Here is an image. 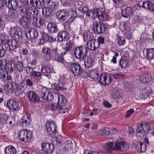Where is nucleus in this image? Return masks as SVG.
<instances>
[{
	"label": "nucleus",
	"mask_w": 154,
	"mask_h": 154,
	"mask_svg": "<svg viewBox=\"0 0 154 154\" xmlns=\"http://www.w3.org/2000/svg\"><path fill=\"white\" fill-rule=\"evenodd\" d=\"M114 144L113 149L116 150L125 151L129 148L128 145L127 143L122 141H116Z\"/></svg>",
	"instance_id": "obj_14"
},
{
	"label": "nucleus",
	"mask_w": 154,
	"mask_h": 154,
	"mask_svg": "<svg viewBox=\"0 0 154 154\" xmlns=\"http://www.w3.org/2000/svg\"><path fill=\"white\" fill-rule=\"evenodd\" d=\"M122 16L125 18H128L131 16L133 14V9L130 7H128L122 11Z\"/></svg>",
	"instance_id": "obj_24"
},
{
	"label": "nucleus",
	"mask_w": 154,
	"mask_h": 154,
	"mask_svg": "<svg viewBox=\"0 0 154 154\" xmlns=\"http://www.w3.org/2000/svg\"><path fill=\"white\" fill-rule=\"evenodd\" d=\"M15 67L19 71L22 72L23 71L24 68L23 64L22 62L18 61L15 62Z\"/></svg>",
	"instance_id": "obj_44"
},
{
	"label": "nucleus",
	"mask_w": 154,
	"mask_h": 154,
	"mask_svg": "<svg viewBox=\"0 0 154 154\" xmlns=\"http://www.w3.org/2000/svg\"><path fill=\"white\" fill-rule=\"evenodd\" d=\"M6 107L9 110L14 112L20 109L19 104L14 100H10L7 101Z\"/></svg>",
	"instance_id": "obj_11"
},
{
	"label": "nucleus",
	"mask_w": 154,
	"mask_h": 154,
	"mask_svg": "<svg viewBox=\"0 0 154 154\" xmlns=\"http://www.w3.org/2000/svg\"><path fill=\"white\" fill-rule=\"evenodd\" d=\"M94 59L90 56L87 58L86 61H85V66L88 68H91L94 63Z\"/></svg>",
	"instance_id": "obj_33"
},
{
	"label": "nucleus",
	"mask_w": 154,
	"mask_h": 154,
	"mask_svg": "<svg viewBox=\"0 0 154 154\" xmlns=\"http://www.w3.org/2000/svg\"><path fill=\"white\" fill-rule=\"evenodd\" d=\"M17 29L16 28H13L9 31L10 35L13 39V40H16L17 41L22 36L21 32H18Z\"/></svg>",
	"instance_id": "obj_17"
},
{
	"label": "nucleus",
	"mask_w": 154,
	"mask_h": 154,
	"mask_svg": "<svg viewBox=\"0 0 154 154\" xmlns=\"http://www.w3.org/2000/svg\"><path fill=\"white\" fill-rule=\"evenodd\" d=\"M84 153L85 154H94L97 153L94 149H91L90 150L86 149L84 151Z\"/></svg>",
	"instance_id": "obj_63"
},
{
	"label": "nucleus",
	"mask_w": 154,
	"mask_h": 154,
	"mask_svg": "<svg viewBox=\"0 0 154 154\" xmlns=\"http://www.w3.org/2000/svg\"><path fill=\"white\" fill-rule=\"evenodd\" d=\"M74 45V43L71 40L67 42L66 44V46L64 48L65 51L63 53H62V55H64L66 54L67 52L70 51L71 50L72 47Z\"/></svg>",
	"instance_id": "obj_32"
},
{
	"label": "nucleus",
	"mask_w": 154,
	"mask_h": 154,
	"mask_svg": "<svg viewBox=\"0 0 154 154\" xmlns=\"http://www.w3.org/2000/svg\"><path fill=\"white\" fill-rule=\"evenodd\" d=\"M136 135L139 137H141L145 135L142 124H140L138 126L136 130Z\"/></svg>",
	"instance_id": "obj_35"
},
{
	"label": "nucleus",
	"mask_w": 154,
	"mask_h": 154,
	"mask_svg": "<svg viewBox=\"0 0 154 154\" xmlns=\"http://www.w3.org/2000/svg\"><path fill=\"white\" fill-rule=\"evenodd\" d=\"M72 142L70 140H68L66 143L64 149L65 151H70L72 150Z\"/></svg>",
	"instance_id": "obj_43"
},
{
	"label": "nucleus",
	"mask_w": 154,
	"mask_h": 154,
	"mask_svg": "<svg viewBox=\"0 0 154 154\" xmlns=\"http://www.w3.org/2000/svg\"><path fill=\"white\" fill-rule=\"evenodd\" d=\"M26 88V85L23 82H22L18 87V88L15 91V94L17 95L23 94L24 90Z\"/></svg>",
	"instance_id": "obj_28"
},
{
	"label": "nucleus",
	"mask_w": 154,
	"mask_h": 154,
	"mask_svg": "<svg viewBox=\"0 0 154 154\" xmlns=\"http://www.w3.org/2000/svg\"><path fill=\"white\" fill-rule=\"evenodd\" d=\"M31 135V132L27 130H21L18 133V139L21 141L27 143L30 140Z\"/></svg>",
	"instance_id": "obj_9"
},
{
	"label": "nucleus",
	"mask_w": 154,
	"mask_h": 154,
	"mask_svg": "<svg viewBox=\"0 0 154 154\" xmlns=\"http://www.w3.org/2000/svg\"><path fill=\"white\" fill-rule=\"evenodd\" d=\"M42 52L46 55H49L51 52L50 48L46 46L43 47L42 48Z\"/></svg>",
	"instance_id": "obj_54"
},
{
	"label": "nucleus",
	"mask_w": 154,
	"mask_h": 154,
	"mask_svg": "<svg viewBox=\"0 0 154 154\" xmlns=\"http://www.w3.org/2000/svg\"><path fill=\"white\" fill-rule=\"evenodd\" d=\"M4 66L5 68H4V69H5V71L7 72V73L10 74L12 72L13 70V68L11 64H7L6 61V64L4 65Z\"/></svg>",
	"instance_id": "obj_47"
},
{
	"label": "nucleus",
	"mask_w": 154,
	"mask_h": 154,
	"mask_svg": "<svg viewBox=\"0 0 154 154\" xmlns=\"http://www.w3.org/2000/svg\"><path fill=\"white\" fill-rule=\"evenodd\" d=\"M48 35L45 33H43L42 38L39 39V44L41 45L43 44L48 40Z\"/></svg>",
	"instance_id": "obj_42"
},
{
	"label": "nucleus",
	"mask_w": 154,
	"mask_h": 154,
	"mask_svg": "<svg viewBox=\"0 0 154 154\" xmlns=\"http://www.w3.org/2000/svg\"><path fill=\"white\" fill-rule=\"evenodd\" d=\"M51 46L52 48L51 53L52 56L54 57V60L58 62H64V59L59 54V51L57 49V45L54 46L51 44Z\"/></svg>",
	"instance_id": "obj_12"
},
{
	"label": "nucleus",
	"mask_w": 154,
	"mask_h": 154,
	"mask_svg": "<svg viewBox=\"0 0 154 154\" xmlns=\"http://www.w3.org/2000/svg\"><path fill=\"white\" fill-rule=\"evenodd\" d=\"M146 52L147 57L149 59H154V48L147 49Z\"/></svg>",
	"instance_id": "obj_40"
},
{
	"label": "nucleus",
	"mask_w": 154,
	"mask_h": 154,
	"mask_svg": "<svg viewBox=\"0 0 154 154\" xmlns=\"http://www.w3.org/2000/svg\"><path fill=\"white\" fill-rule=\"evenodd\" d=\"M106 25L102 22L99 23L97 21H95L93 23V29L96 34L103 33L107 28Z\"/></svg>",
	"instance_id": "obj_8"
},
{
	"label": "nucleus",
	"mask_w": 154,
	"mask_h": 154,
	"mask_svg": "<svg viewBox=\"0 0 154 154\" xmlns=\"http://www.w3.org/2000/svg\"><path fill=\"white\" fill-rule=\"evenodd\" d=\"M129 62L126 57H122L120 61V65L122 69L125 68L128 64Z\"/></svg>",
	"instance_id": "obj_38"
},
{
	"label": "nucleus",
	"mask_w": 154,
	"mask_h": 154,
	"mask_svg": "<svg viewBox=\"0 0 154 154\" xmlns=\"http://www.w3.org/2000/svg\"><path fill=\"white\" fill-rule=\"evenodd\" d=\"M44 2V0H37L35 7L39 9L41 8L43 6Z\"/></svg>",
	"instance_id": "obj_53"
},
{
	"label": "nucleus",
	"mask_w": 154,
	"mask_h": 154,
	"mask_svg": "<svg viewBox=\"0 0 154 154\" xmlns=\"http://www.w3.org/2000/svg\"><path fill=\"white\" fill-rule=\"evenodd\" d=\"M8 36L5 34H0V44L6 42L5 47L8 51H13L19 53L20 51V45L16 40L8 39Z\"/></svg>",
	"instance_id": "obj_2"
},
{
	"label": "nucleus",
	"mask_w": 154,
	"mask_h": 154,
	"mask_svg": "<svg viewBox=\"0 0 154 154\" xmlns=\"http://www.w3.org/2000/svg\"><path fill=\"white\" fill-rule=\"evenodd\" d=\"M23 118H22L21 120V122L25 123L26 125H28L31 122V118L29 115H26L23 116Z\"/></svg>",
	"instance_id": "obj_45"
},
{
	"label": "nucleus",
	"mask_w": 154,
	"mask_h": 154,
	"mask_svg": "<svg viewBox=\"0 0 154 154\" xmlns=\"http://www.w3.org/2000/svg\"><path fill=\"white\" fill-rule=\"evenodd\" d=\"M8 15L11 19L16 20L18 17L19 14L17 11L14 9H11L8 11Z\"/></svg>",
	"instance_id": "obj_30"
},
{
	"label": "nucleus",
	"mask_w": 154,
	"mask_h": 154,
	"mask_svg": "<svg viewBox=\"0 0 154 154\" xmlns=\"http://www.w3.org/2000/svg\"><path fill=\"white\" fill-rule=\"evenodd\" d=\"M56 14L59 20H65L69 16L68 12L63 10L59 11Z\"/></svg>",
	"instance_id": "obj_21"
},
{
	"label": "nucleus",
	"mask_w": 154,
	"mask_h": 154,
	"mask_svg": "<svg viewBox=\"0 0 154 154\" xmlns=\"http://www.w3.org/2000/svg\"><path fill=\"white\" fill-rule=\"evenodd\" d=\"M75 57L80 60H83L86 57L88 53L86 48L80 46L75 47L73 49Z\"/></svg>",
	"instance_id": "obj_6"
},
{
	"label": "nucleus",
	"mask_w": 154,
	"mask_h": 154,
	"mask_svg": "<svg viewBox=\"0 0 154 154\" xmlns=\"http://www.w3.org/2000/svg\"><path fill=\"white\" fill-rule=\"evenodd\" d=\"M67 104V101L66 97L63 95L60 94L58 95V102L57 105L53 104V108L58 111L60 110V112L63 114L66 112L63 111V106H65Z\"/></svg>",
	"instance_id": "obj_7"
},
{
	"label": "nucleus",
	"mask_w": 154,
	"mask_h": 154,
	"mask_svg": "<svg viewBox=\"0 0 154 154\" xmlns=\"http://www.w3.org/2000/svg\"><path fill=\"white\" fill-rule=\"evenodd\" d=\"M42 73L40 72L37 71H33L30 74V77L34 80H37L42 76Z\"/></svg>",
	"instance_id": "obj_36"
},
{
	"label": "nucleus",
	"mask_w": 154,
	"mask_h": 154,
	"mask_svg": "<svg viewBox=\"0 0 154 154\" xmlns=\"http://www.w3.org/2000/svg\"><path fill=\"white\" fill-rule=\"evenodd\" d=\"M97 13L99 14L98 18L102 21L107 20L109 18V16L106 12H105V9L103 8H99L97 9Z\"/></svg>",
	"instance_id": "obj_16"
},
{
	"label": "nucleus",
	"mask_w": 154,
	"mask_h": 154,
	"mask_svg": "<svg viewBox=\"0 0 154 154\" xmlns=\"http://www.w3.org/2000/svg\"><path fill=\"white\" fill-rule=\"evenodd\" d=\"M5 154H16V150L15 148L9 145L7 146L5 149Z\"/></svg>",
	"instance_id": "obj_34"
},
{
	"label": "nucleus",
	"mask_w": 154,
	"mask_h": 154,
	"mask_svg": "<svg viewBox=\"0 0 154 154\" xmlns=\"http://www.w3.org/2000/svg\"><path fill=\"white\" fill-rule=\"evenodd\" d=\"M69 34L66 31L60 32L57 36L58 41L61 42L63 40H66L69 39Z\"/></svg>",
	"instance_id": "obj_23"
},
{
	"label": "nucleus",
	"mask_w": 154,
	"mask_h": 154,
	"mask_svg": "<svg viewBox=\"0 0 154 154\" xmlns=\"http://www.w3.org/2000/svg\"><path fill=\"white\" fill-rule=\"evenodd\" d=\"M82 12H83V14H85L86 16L90 17L91 14L92 12H90L91 10H89L88 8L85 6H84L82 9Z\"/></svg>",
	"instance_id": "obj_51"
},
{
	"label": "nucleus",
	"mask_w": 154,
	"mask_h": 154,
	"mask_svg": "<svg viewBox=\"0 0 154 154\" xmlns=\"http://www.w3.org/2000/svg\"><path fill=\"white\" fill-rule=\"evenodd\" d=\"M51 140L53 145H56L57 146H61L63 143L62 141L58 139L56 137L51 138Z\"/></svg>",
	"instance_id": "obj_46"
},
{
	"label": "nucleus",
	"mask_w": 154,
	"mask_h": 154,
	"mask_svg": "<svg viewBox=\"0 0 154 154\" xmlns=\"http://www.w3.org/2000/svg\"><path fill=\"white\" fill-rule=\"evenodd\" d=\"M19 13L21 16H26L30 19L35 17L37 15V10L32 8V6L19 7L18 9Z\"/></svg>",
	"instance_id": "obj_3"
},
{
	"label": "nucleus",
	"mask_w": 154,
	"mask_h": 154,
	"mask_svg": "<svg viewBox=\"0 0 154 154\" xmlns=\"http://www.w3.org/2000/svg\"><path fill=\"white\" fill-rule=\"evenodd\" d=\"M123 28L126 32H129L130 30V27L129 23L128 21L124 22Z\"/></svg>",
	"instance_id": "obj_52"
},
{
	"label": "nucleus",
	"mask_w": 154,
	"mask_h": 154,
	"mask_svg": "<svg viewBox=\"0 0 154 154\" xmlns=\"http://www.w3.org/2000/svg\"><path fill=\"white\" fill-rule=\"evenodd\" d=\"M132 145L138 152H144L146 151V147L145 145L143 144L142 142L134 141Z\"/></svg>",
	"instance_id": "obj_15"
},
{
	"label": "nucleus",
	"mask_w": 154,
	"mask_h": 154,
	"mask_svg": "<svg viewBox=\"0 0 154 154\" xmlns=\"http://www.w3.org/2000/svg\"><path fill=\"white\" fill-rule=\"evenodd\" d=\"M32 23L33 26L38 29H39L43 26V20L41 18H38L33 17Z\"/></svg>",
	"instance_id": "obj_25"
},
{
	"label": "nucleus",
	"mask_w": 154,
	"mask_h": 154,
	"mask_svg": "<svg viewBox=\"0 0 154 154\" xmlns=\"http://www.w3.org/2000/svg\"><path fill=\"white\" fill-rule=\"evenodd\" d=\"M27 96L29 100L33 103H37L39 100V98L34 91H30L27 93Z\"/></svg>",
	"instance_id": "obj_22"
},
{
	"label": "nucleus",
	"mask_w": 154,
	"mask_h": 154,
	"mask_svg": "<svg viewBox=\"0 0 154 154\" xmlns=\"http://www.w3.org/2000/svg\"><path fill=\"white\" fill-rule=\"evenodd\" d=\"M48 3L47 7H45L42 9V14L45 17H49L53 15L54 13V10L58 8L57 3L55 2L51 1L50 0H46Z\"/></svg>",
	"instance_id": "obj_4"
},
{
	"label": "nucleus",
	"mask_w": 154,
	"mask_h": 154,
	"mask_svg": "<svg viewBox=\"0 0 154 154\" xmlns=\"http://www.w3.org/2000/svg\"><path fill=\"white\" fill-rule=\"evenodd\" d=\"M84 74L85 76L89 77L95 81L99 82L100 84L104 85H109L112 80L111 74L103 73L99 77V73L95 69L91 70L87 72H85Z\"/></svg>",
	"instance_id": "obj_1"
},
{
	"label": "nucleus",
	"mask_w": 154,
	"mask_h": 154,
	"mask_svg": "<svg viewBox=\"0 0 154 154\" xmlns=\"http://www.w3.org/2000/svg\"><path fill=\"white\" fill-rule=\"evenodd\" d=\"M41 71L43 75H47L50 72L51 70L48 66L43 65L42 66Z\"/></svg>",
	"instance_id": "obj_41"
},
{
	"label": "nucleus",
	"mask_w": 154,
	"mask_h": 154,
	"mask_svg": "<svg viewBox=\"0 0 154 154\" xmlns=\"http://www.w3.org/2000/svg\"><path fill=\"white\" fill-rule=\"evenodd\" d=\"M66 80L64 76H61L59 79L58 84L55 83L52 85L51 87L53 88V92L55 94H58L60 93V91L66 90Z\"/></svg>",
	"instance_id": "obj_5"
},
{
	"label": "nucleus",
	"mask_w": 154,
	"mask_h": 154,
	"mask_svg": "<svg viewBox=\"0 0 154 154\" xmlns=\"http://www.w3.org/2000/svg\"><path fill=\"white\" fill-rule=\"evenodd\" d=\"M46 99H45V100H48L49 101L51 100L54 98L53 94L51 92L49 91V93L48 94V95L46 97Z\"/></svg>",
	"instance_id": "obj_61"
},
{
	"label": "nucleus",
	"mask_w": 154,
	"mask_h": 154,
	"mask_svg": "<svg viewBox=\"0 0 154 154\" xmlns=\"http://www.w3.org/2000/svg\"><path fill=\"white\" fill-rule=\"evenodd\" d=\"M142 7L149 10L152 11H154V5L151 2L145 1L143 2Z\"/></svg>",
	"instance_id": "obj_27"
},
{
	"label": "nucleus",
	"mask_w": 154,
	"mask_h": 154,
	"mask_svg": "<svg viewBox=\"0 0 154 154\" xmlns=\"http://www.w3.org/2000/svg\"><path fill=\"white\" fill-rule=\"evenodd\" d=\"M49 32L52 33H56L58 31L57 25L52 22H49L47 26Z\"/></svg>",
	"instance_id": "obj_26"
},
{
	"label": "nucleus",
	"mask_w": 154,
	"mask_h": 154,
	"mask_svg": "<svg viewBox=\"0 0 154 154\" xmlns=\"http://www.w3.org/2000/svg\"><path fill=\"white\" fill-rule=\"evenodd\" d=\"M144 131V133H146V131H148L150 129L149 125L148 123H142ZM147 132L146 133H147Z\"/></svg>",
	"instance_id": "obj_56"
},
{
	"label": "nucleus",
	"mask_w": 154,
	"mask_h": 154,
	"mask_svg": "<svg viewBox=\"0 0 154 154\" xmlns=\"http://www.w3.org/2000/svg\"><path fill=\"white\" fill-rule=\"evenodd\" d=\"M25 35L29 39L35 38L37 37L38 33L34 28H30L26 31Z\"/></svg>",
	"instance_id": "obj_18"
},
{
	"label": "nucleus",
	"mask_w": 154,
	"mask_h": 154,
	"mask_svg": "<svg viewBox=\"0 0 154 154\" xmlns=\"http://www.w3.org/2000/svg\"><path fill=\"white\" fill-rule=\"evenodd\" d=\"M8 118V116L5 113L0 114V123H3L6 122Z\"/></svg>",
	"instance_id": "obj_49"
},
{
	"label": "nucleus",
	"mask_w": 154,
	"mask_h": 154,
	"mask_svg": "<svg viewBox=\"0 0 154 154\" xmlns=\"http://www.w3.org/2000/svg\"><path fill=\"white\" fill-rule=\"evenodd\" d=\"M25 69L27 74H31L34 69V68L30 67L27 66L25 67Z\"/></svg>",
	"instance_id": "obj_60"
},
{
	"label": "nucleus",
	"mask_w": 154,
	"mask_h": 154,
	"mask_svg": "<svg viewBox=\"0 0 154 154\" xmlns=\"http://www.w3.org/2000/svg\"><path fill=\"white\" fill-rule=\"evenodd\" d=\"M151 93H152V91L149 88H145L142 90L141 97L142 98H146Z\"/></svg>",
	"instance_id": "obj_31"
},
{
	"label": "nucleus",
	"mask_w": 154,
	"mask_h": 154,
	"mask_svg": "<svg viewBox=\"0 0 154 154\" xmlns=\"http://www.w3.org/2000/svg\"><path fill=\"white\" fill-rule=\"evenodd\" d=\"M125 38L123 37H119L117 39V43L120 46L123 45L125 43Z\"/></svg>",
	"instance_id": "obj_50"
},
{
	"label": "nucleus",
	"mask_w": 154,
	"mask_h": 154,
	"mask_svg": "<svg viewBox=\"0 0 154 154\" xmlns=\"http://www.w3.org/2000/svg\"><path fill=\"white\" fill-rule=\"evenodd\" d=\"M99 46V44L95 39L89 40L87 43V48L90 50H95Z\"/></svg>",
	"instance_id": "obj_19"
},
{
	"label": "nucleus",
	"mask_w": 154,
	"mask_h": 154,
	"mask_svg": "<svg viewBox=\"0 0 154 154\" xmlns=\"http://www.w3.org/2000/svg\"><path fill=\"white\" fill-rule=\"evenodd\" d=\"M93 34L89 31H88L85 32L84 34V38L87 40H90L93 39Z\"/></svg>",
	"instance_id": "obj_48"
},
{
	"label": "nucleus",
	"mask_w": 154,
	"mask_h": 154,
	"mask_svg": "<svg viewBox=\"0 0 154 154\" xmlns=\"http://www.w3.org/2000/svg\"><path fill=\"white\" fill-rule=\"evenodd\" d=\"M30 0H20L21 5L20 7H26L30 6Z\"/></svg>",
	"instance_id": "obj_55"
},
{
	"label": "nucleus",
	"mask_w": 154,
	"mask_h": 154,
	"mask_svg": "<svg viewBox=\"0 0 154 154\" xmlns=\"http://www.w3.org/2000/svg\"><path fill=\"white\" fill-rule=\"evenodd\" d=\"M49 91L46 88H43L41 90L40 92V94L43 99H46V97H47L48 95V94L49 93Z\"/></svg>",
	"instance_id": "obj_39"
},
{
	"label": "nucleus",
	"mask_w": 154,
	"mask_h": 154,
	"mask_svg": "<svg viewBox=\"0 0 154 154\" xmlns=\"http://www.w3.org/2000/svg\"><path fill=\"white\" fill-rule=\"evenodd\" d=\"M114 143L112 142H108L106 145V148L107 149L111 151L113 149Z\"/></svg>",
	"instance_id": "obj_58"
},
{
	"label": "nucleus",
	"mask_w": 154,
	"mask_h": 154,
	"mask_svg": "<svg viewBox=\"0 0 154 154\" xmlns=\"http://www.w3.org/2000/svg\"><path fill=\"white\" fill-rule=\"evenodd\" d=\"M28 18L26 16L23 15L19 19L20 24L24 28H27L29 26V22L28 20Z\"/></svg>",
	"instance_id": "obj_29"
},
{
	"label": "nucleus",
	"mask_w": 154,
	"mask_h": 154,
	"mask_svg": "<svg viewBox=\"0 0 154 154\" xmlns=\"http://www.w3.org/2000/svg\"><path fill=\"white\" fill-rule=\"evenodd\" d=\"M5 50L3 46L0 44V58L3 57L5 54Z\"/></svg>",
	"instance_id": "obj_59"
},
{
	"label": "nucleus",
	"mask_w": 154,
	"mask_h": 154,
	"mask_svg": "<svg viewBox=\"0 0 154 154\" xmlns=\"http://www.w3.org/2000/svg\"><path fill=\"white\" fill-rule=\"evenodd\" d=\"M46 127L47 134L50 136L55 135L57 132V125L54 121L47 122Z\"/></svg>",
	"instance_id": "obj_10"
},
{
	"label": "nucleus",
	"mask_w": 154,
	"mask_h": 154,
	"mask_svg": "<svg viewBox=\"0 0 154 154\" xmlns=\"http://www.w3.org/2000/svg\"><path fill=\"white\" fill-rule=\"evenodd\" d=\"M51 145L49 143L43 142L42 143V147L43 150L45 152L48 153L51 151Z\"/></svg>",
	"instance_id": "obj_37"
},
{
	"label": "nucleus",
	"mask_w": 154,
	"mask_h": 154,
	"mask_svg": "<svg viewBox=\"0 0 154 154\" xmlns=\"http://www.w3.org/2000/svg\"><path fill=\"white\" fill-rule=\"evenodd\" d=\"M17 84L13 81L8 82V84L4 86L5 91L9 93L12 92L15 88Z\"/></svg>",
	"instance_id": "obj_20"
},
{
	"label": "nucleus",
	"mask_w": 154,
	"mask_h": 154,
	"mask_svg": "<svg viewBox=\"0 0 154 154\" xmlns=\"http://www.w3.org/2000/svg\"><path fill=\"white\" fill-rule=\"evenodd\" d=\"M35 80H33L32 78H28L26 80V86L27 85L29 87H32L33 86Z\"/></svg>",
	"instance_id": "obj_57"
},
{
	"label": "nucleus",
	"mask_w": 154,
	"mask_h": 154,
	"mask_svg": "<svg viewBox=\"0 0 154 154\" xmlns=\"http://www.w3.org/2000/svg\"><path fill=\"white\" fill-rule=\"evenodd\" d=\"M71 71L75 76H79L82 72V69L80 65L76 63H73L70 65Z\"/></svg>",
	"instance_id": "obj_13"
},
{
	"label": "nucleus",
	"mask_w": 154,
	"mask_h": 154,
	"mask_svg": "<svg viewBox=\"0 0 154 154\" xmlns=\"http://www.w3.org/2000/svg\"><path fill=\"white\" fill-rule=\"evenodd\" d=\"M75 13L77 17H82L84 16L83 12H82L81 9H79L77 11H75Z\"/></svg>",
	"instance_id": "obj_62"
},
{
	"label": "nucleus",
	"mask_w": 154,
	"mask_h": 154,
	"mask_svg": "<svg viewBox=\"0 0 154 154\" xmlns=\"http://www.w3.org/2000/svg\"><path fill=\"white\" fill-rule=\"evenodd\" d=\"M63 5L65 7H70L71 6V0H66L63 2Z\"/></svg>",
	"instance_id": "obj_64"
}]
</instances>
